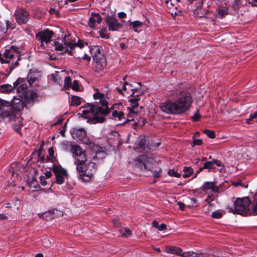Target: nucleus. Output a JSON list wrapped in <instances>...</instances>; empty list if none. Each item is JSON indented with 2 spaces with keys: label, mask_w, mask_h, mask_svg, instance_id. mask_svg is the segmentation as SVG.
I'll list each match as a JSON object with an SVG mask.
<instances>
[{
  "label": "nucleus",
  "mask_w": 257,
  "mask_h": 257,
  "mask_svg": "<svg viewBox=\"0 0 257 257\" xmlns=\"http://www.w3.org/2000/svg\"><path fill=\"white\" fill-rule=\"evenodd\" d=\"M179 96L174 101L167 100L161 103L160 106L161 110L167 114H180L187 110L192 102L191 94L180 91Z\"/></svg>",
  "instance_id": "f257e3e1"
},
{
  "label": "nucleus",
  "mask_w": 257,
  "mask_h": 257,
  "mask_svg": "<svg viewBox=\"0 0 257 257\" xmlns=\"http://www.w3.org/2000/svg\"><path fill=\"white\" fill-rule=\"evenodd\" d=\"M100 102L101 103V106L93 103H87L82 107V108H85L82 111L83 115L89 113L93 114V117L88 119L87 122L95 124L102 123L104 121L105 116L109 113L110 110L107 106L108 102L106 100L100 99Z\"/></svg>",
  "instance_id": "f03ea898"
},
{
  "label": "nucleus",
  "mask_w": 257,
  "mask_h": 257,
  "mask_svg": "<svg viewBox=\"0 0 257 257\" xmlns=\"http://www.w3.org/2000/svg\"><path fill=\"white\" fill-rule=\"evenodd\" d=\"M21 59L20 48L14 45L7 47L3 54L0 53V62L4 64L3 67L7 72L5 77H8L13 70L19 65L18 61Z\"/></svg>",
  "instance_id": "7ed1b4c3"
},
{
  "label": "nucleus",
  "mask_w": 257,
  "mask_h": 257,
  "mask_svg": "<svg viewBox=\"0 0 257 257\" xmlns=\"http://www.w3.org/2000/svg\"><path fill=\"white\" fill-rule=\"evenodd\" d=\"M74 165L78 173V177L84 182L89 181L97 170L96 164L92 162H87L86 156L82 158H75Z\"/></svg>",
  "instance_id": "20e7f679"
},
{
  "label": "nucleus",
  "mask_w": 257,
  "mask_h": 257,
  "mask_svg": "<svg viewBox=\"0 0 257 257\" xmlns=\"http://www.w3.org/2000/svg\"><path fill=\"white\" fill-rule=\"evenodd\" d=\"M250 200L248 197L237 198L234 202V207L227 206L226 209L229 212L233 214H239L243 216H247L249 213L248 206Z\"/></svg>",
  "instance_id": "39448f33"
},
{
  "label": "nucleus",
  "mask_w": 257,
  "mask_h": 257,
  "mask_svg": "<svg viewBox=\"0 0 257 257\" xmlns=\"http://www.w3.org/2000/svg\"><path fill=\"white\" fill-rule=\"evenodd\" d=\"M93 58V69L95 71L99 72L106 66L105 56L99 46H94L91 49Z\"/></svg>",
  "instance_id": "423d86ee"
},
{
  "label": "nucleus",
  "mask_w": 257,
  "mask_h": 257,
  "mask_svg": "<svg viewBox=\"0 0 257 257\" xmlns=\"http://www.w3.org/2000/svg\"><path fill=\"white\" fill-rule=\"evenodd\" d=\"M17 110L8 101L0 98V117L5 118L9 117L10 119L16 118Z\"/></svg>",
  "instance_id": "0eeeda50"
},
{
  "label": "nucleus",
  "mask_w": 257,
  "mask_h": 257,
  "mask_svg": "<svg viewBox=\"0 0 257 257\" xmlns=\"http://www.w3.org/2000/svg\"><path fill=\"white\" fill-rule=\"evenodd\" d=\"M52 170L55 176V182L59 185L63 184L65 178L68 177L67 170L62 168L60 165L55 164L52 165Z\"/></svg>",
  "instance_id": "6e6552de"
},
{
  "label": "nucleus",
  "mask_w": 257,
  "mask_h": 257,
  "mask_svg": "<svg viewBox=\"0 0 257 257\" xmlns=\"http://www.w3.org/2000/svg\"><path fill=\"white\" fill-rule=\"evenodd\" d=\"M37 93L34 91H32L29 92H27L26 94H25V96H23L21 97V99H17V100H19V102H14V103L19 104L18 109H19V110H20L24 107V102L22 101V99H24V101L26 104L33 105L34 102L37 100Z\"/></svg>",
  "instance_id": "1a4fd4ad"
},
{
  "label": "nucleus",
  "mask_w": 257,
  "mask_h": 257,
  "mask_svg": "<svg viewBox=\"0 0 257 257\" xmlns=\"http://www.w3.org/2000/svg\"><path fill=\"white\" fill-rule=\"evenodd\" d=\"M70 37L69 35H65L62 41L64 43L66 47H69V49L67 48L66 52H68L70 55H72L74 48L77 46L80 48H82L84 47V44L83 41L81 40H79L77 43L74 42L71 39H70Z\"/></svg>",
  "instance_id": "9d476101"
},
{
  "label": "nucleus",
  "mask_w": 257,
  "mask_h": 257,
  "mask_svg": "<svg viewBox=\"0 0 257 257\" xmlns=\"http://www.w3.org/2000/svg\"><path fill=\"white\" fill-rule=\"evenodd\" d=\"M15 90H16L17 93L19 94V97L21 98L25 96L28 91V84L24 78H19L16 81L14 82Z\"/></svg>",
  "instance_id": "9b49d317"
},
{
  "label": "nucleus",
  "mask_w": 257,
  "mask_h": 257,
  "mask_svg": "<svg viewBox=\"0 0 257 257\" xmlns=\"http://www.w3.org/2000/svg\"><path fill=\"white\" fill-rule=\"evenodd\" d=\"M15 16L19 24H25L29 19V13L24 9H19L16 11Z\"/></svg>",
  "instance_id": "f8f14e48"
},
{
  "label": "nucleus",
  "mask_w": 257,
  "mask_h": 257,
  "mask_svg": "<svg viewBox=\"0 0 257 257\" xmlns=\"http://www.w3.org/2000/svg\"><path fill=\"white\" fill-rule=\"evenodd\" d=\"M148 157L145 155L139 156L136 158V161L143 164L144 168L145 170L150 171L153 173V176L154 178H158L161 177L162 169L159 168L158 170L153 171L148 168L147 165Z\"/></svg>",
  "instance_id": "ddd939ff"
},
{
  "label": "nucleus",
  "mask_w": 257,
  "mask_h": 257,
  "mask_svg": "<svg viewBox=\"0 0 257 257\" xmlns=\"http://www.w3.org/2000/svg\"><path fill=\"white\" fill-rule=\"evenodd\" d=\"M53 34L52 31L46 29L38 33L36 35V37L42 44L44 42L48 43L51 41Z\"/></svg>",
  "instance_id": "4468645a"
},
{
  "label": "nucleus",
  "mask_w": 257,
  "mask_h": 257,
  "mask_svg": "<svg viewBox=\"0 0 257 257\" xmlns=\"http://www.w3.org/2000/svg\"><path fill=\"white\" fill-rule=\"evenodd\" d=\"M105 22L109 31H118L122 27V25L118 23L117 19L111 16H108L105 20Z\"/></svg>",
  "instance_id": "2eb2a0df"
},
{
  "label": "nucleus",
  "mask_w": 257,
  "mask_h": 257,
  "mask_svg": "<svg viewBox=\"0 0 257 257\" xmlns=\"http://www.w3.org/2000/svg\"><path fill=\"white\" fill-rule=\"evenodd\" d=\"M148 146L147 145V141L144 136H140L138 140L136 142L134 149L137 152H142L147 149Z\"/></svg>",
  "instance_id": "dca6fc26"
},
{
  "label": "nucleus",
  "mask_w": 257,
  "mask_h": 257,
  "mask_svg": "<svg viewBox=\"0 0 257 257\" xmlns=\"http://www.w3.org/2000/svg\"><path fill=\"white\" fill-rule=\"evenodd\" d=\"M72 138L76 140L81 141L86 136V131L83 128H73L71 131Z\"/></svg>",
  "instance_id": "f3484780"
},
{
  "label": "nucleus",
  "mask_w": 257,
  "mask_h": 257,
  "mask_svg": "<svg viewBox=\"0 0 257 257\" xmlns=\"http://www.w3.org/2000/svg\"><path fill=\"white\" fill-rule=\"evenodd\" d=\"M138 89H132V91H133V93L131 94V96L133 97L134 98H131L129 101L131 102V108L130 109V113H135V110L138 107L139 104L138 103V101L140 100V94H135V91H137Z\"/></svg>",
  "instance_id": "a211bd4d"
},
{
  "label": "nucleus",
  "mask_w": 257,
  "mask_h": 257,
  "mask_svg": "<svg viewBox=\"0 0 257 257\" xmlns=\"http://www.w3.org/2000/svg\"><path fill=\"white\" fill-rule=\"evenodd\" d=\"M217 181L213 182H205L203 183L200 188V189L203 191H206L208 190H211L212 192H218L219 188L216 186Z\"/></svg>",
  "instance_id": "6ab92c4d"
},
{
  "label": "nucleus",
  "mask_w": 257,
  "mask_h": 257,
  "mask_svg": "<svg viewBox=\"0 0 257 257\" xmlns=\"http://www.w3.org/2000/svg\"><path fill=\"white\" fill-rule=\"evenodd\" d=\"M48 153L49 155L47 156L46 159H45L44 156H41V152L40 150L36 152L35 154L37 155L38 159H40L41 162H44L45 160H48L51 162H53L55 160V158L54 156V151L52 147L48 149ZM32 155H35V153H33Z\"/></svg>",
  "instance_id": "aec40b11"
},
{
  "label": "nucleus",
  "mask_w": 257,
  "mask_h": 257,
  "mask_svg": "<svg viewBox=\"0 0 257 257\" xmlns=\"http://www.w3.org/2000/svg\"><path fill=\"white\" fill-rule=\"evenodd\" d=\"M102 21V18L98 13H92L89 18L88 25L93 29L95 28V24H100Z\"/></svg>",
  "instance_id": "412c9836"
},
{
  "label": "nucleus",
  "mask_w": 257,
  "mask_h": 257,
  "mask_svg": "<svg viewBox=\"0 0 257 257\" xmlns=\"http://www.w3.org/2000/svg\"><path fill=\"white\" fill-rule=\"evenodd\" d=\"M70 151L74 156L81 157V158L86 156L85 153L83 152L82 148L78 145H71Z\"/></svg>",
  "instance_id": "4be33fe9"
},
{
  "label": "nucleus",
  "mask_w": 257,
  "mask_h": 257,
  "mask_svg": "<svg viewBox=\"0 0 257 257\" xmlns=\"http://www.w3.org/2000/svg\"><path fill=\"white\" fill-rule=\"evenodd\" d=\"M165 250L168 253L174 254L181 256L183 253L182 250L180 247L174 246H167Z\"/></svg>",
  "instance_id": "5701e85b"
},
{
  "label": "nucleus",
  "mask_w": 257,
  "mask_h": 257,
  "mask_svg": "<svg viewBox=\"0 0 257 257\" xmlns=\"http://www.w3.org/2000/svg\"><path fill=\"white\" fill-rule=\"evenodd\" d=\"M199 1H201V2L196 6L197 9L194 10V13L199 17L203 18L205 17V16L207 14L208 11L206 9L202 11H201L200 8L201 7L202 5H203V0Z\"/></svg>",
  "instance_id": "b1692460"
},
{
  "label": "nucleus",
  "mask_w": 257,
  "mask_h": 257,
  "mask_svg": "<svg viewBox=\"0 0 257 257\" xmlns=\"http://www.w3.org/2000/svg\"><path fill=\"white\" fill-rule=\"evenodd\" d=\"M63 39H58V41H55L54 42V45L55 47V49L57 51H62L64 50V53H68V52H66L67 48H68L69 47H66L64 42H62V40Z\"/></svg>",
  "instance_id": "393cba45"
},
{
  "label": "nucleus",
  "mask_w": 257,
  "mask_h": 257,
  "mask_svg": "<svg viewBox=\"0 0 257 257\" xmlns=\"http://www.w3.org/2000/svg\"><path fill=\"white\" fill-rule=\"evenodd\" d=\"M15 90V86L14 82L13 83V85L6 84L0 85V92L2 93H10L12 92H14Z\"/></svg>",
  "instance_id": "a878e982"
},
{
  "label": "nucleus",
  "mask_w": 257,
  "mask_h": 257,
  "mask_svg": "<svg viewBox=\"0 0 257 257\" xmlns=\"http://www.w3.org/2000/svg\"><path fill=\"white\" fill-rule=\"evenodd\" d=\"M228 12V9L226 8H220L217 11L216 14V17L218 18H222L225 15H227Z\"/></svg>",
  "instance_id": "bb28decb"
},
{
  "label": "nucleus",
  "mask_w": 257,
  "mask_h": 257,
  "mask_svg": "<svg viewBox=\"0 0 257 257\" xmlns=\"http://www.w3.org/2000/svg\"><path fill=\"white\" fill-rule=\"evenodd\" d=\"M181 257H205L202 253H197L194 252H183Z\"/></svg>",
  "instance_id": "cd10ccee"
},
{
  "label": "nucleus",
  "mask_w": 257,
  "mask_h": 257,
  "mask_svg": "<svg viewBox=\"0 0 257 257\" xmlns=\"http://www.w3.org/2000/svg\"><path fill=\"white\" fill-rule=\"evenodd\" d=\"M184 174L183 175L184 178L190 177L193 173V170L191 167H184L183 168Z\"/></svg>",
  "instance_id": "c85d7f7f"
},
{
  "label": "nucleus",
  "mask_w": 257,
  "mask_h": 257,
  "mask_svg": "<svg viewBox=\"0 0 257 257\" xmlns=\"http://www.w3.org/2000/svg\"><path fill=\"white\" fill-rule=\"evenodd\" d=\"M57 211V210H53L50 212H48L43 214V218L46 219V220H52L55 217V211Z\"/></svg>",
  "instance_id": "c756f323"
},
{
  "label": "nucleus",
  "mask_w": 257,
  "mask_h": 257,
  "mask_svg": "<svg viewBox=\"0 0 257 257\" xmlns=\"http://www.w3.org/2000/svg\"><path fill=\"white\" fill-rule=\"evenodd\" d=\"M17 119H18V122H19V123L14 124L13 125V128L16 132H17L19 134H20L21 126L23 125L22 118L18 117Z\"/></svg>",
  "instance_id": "7c9ffc66"
},
{
  "label": "nucleus",
  "mask_w": 257,
  "mask_h": 257,
  "mask_svg": "<svg viewBox=\"0 0 257 257\" xmlns=\"http://www.w3.org/2000/svg\"><path fill=\"white\" fill-rule=\"evenodd\" d=\"M130 117V116H127ZM139 122L136 121L133 118H127L124 121L121 123V125H125L126 124H128L131 126H137Z\"/></svg>",
  "instance_id": "2f4dec72"
},
{
  "label": "nucleus",
  "mask_w": 257,
  "mask_h": 257,
  "mask_svg": "<svg viewBox=\"0 0 257 257\" xmlns=\"http://www.w3.org/2000/svg\"><path fill=\"white\" fill-rule=\"evenodd\" d=\"M112 115L114 118H117L119 120H122L123 118H125L124 117V113L123 111H117V110L113 111Z\"/></svg>",
  "instance_id": "473e14b6"
},
{
  "label": "nucleus",
  "mask_w": 257,
  "mask_h": 257,
  "mask_svg": "<svg viewBox=\"0 0 257 257\" xmlns=\"http://www.w3.org/2000/svg\"><path fill=\"white\" fill-rule=\"evenodd\" d=\"M72 102L71 103V105L73 106H78L80 104L81 101L80 98L78 96L73 95L71 97Z\"/></svg>",
  "instance_id": "72a5a7b5"
},
{
  "label": "nucleus",
  "mask_w": 257,
  "mask_h": 257,
  "mask_svg": "<svg viewBox=\"0 0 257 257\" xmlns=\"http://www.w3.org/2000/svg\"><path fill=\"white\" fill-rule=\"evenodd\" d=\"M214 165V163L213 162V160H212L211 161H207L204 164L203 168L208 169L210 170H212L215 169Z\"/></svg>",
  "instance_id": "f704fd0d"
},
{
  "label": "nucleus",
  "mask_w": 257,
  "mask_h": 257,
  "mask_svg": "<svg viewBox=\"0 0 257 257\" xmlns=\"http://www.w3.org/2000/svg\"><path fill=\"white\" fill-rule=\"evenodd\" d=\"M126 78V76L124 77L123 79L124 81H125V79ZM126 85H129L131 87H132V84H129L128 83H127V82L126 81H124V84L122 86V89L121 88H118L117 87L116 88V89H117V92L120 93V94H122V90H126Z\"/></svg>",
  "instance_id": "c9c22d12"
},
{
  "label": "nucleus",
  "mask_w": 257,
  "mask_h": 257,
  "mask_svg": "<svg viewBox=\"0 0 257 257\" xmlns=\"http://www.w3.org/2000/svg\"><path fill=\"white\" fill-rule=\"evenodd\" d=\"M142 24L143 23L139 21H135L133 22H130V25L132 26V28L135 32H138V31L136 30V28L141 26Z\"/></svg>",
  "instance_id": "e433bc0d"
},
{
  "label": "nucleus",
  "mask_w": 257,
  "mask_h": 257,
  "mask_svg": "<svg viewBox=\"0 0 257 257\" xmlns=\"http://www.w3.org/2000/svg\"><path fill=\"white\" fill-rule=\"evenodd\" d=\"M27 78L29 85L32 84L36 80V77L32 73H29L27 75Z\"/></svg>",
  "instance_id": "4c0bfd02"
},
{
  "label": "nucleus",
  "mask_w": 257,
  "mask_h": 257,
  "mask_svg": "<svg viewBox=\"0 0 257 257\" xmlns=\"http://www.w3.org/2000/svg\"><path fill=\"white\" fill-rule=\"evenodd\" d=\"M121 234L122 237H126L130 236L132 234V231L128 228H123L120 230Z\"/></svg>",
  "instance_id": "58836bf2"
},
{
  "label": "nucleus",
  "mask_w": 257,
  "mask_h": 257,
  "mask_svg": "<svg viewBox=\"0 0 257 257\" xmlns=\"http://www.w3.org/2000/svg\"><path fill=\"white\" fill-rule=\"evenodd\" d=\"M203 133L207 136L209 138L214 139L215 138V132L212 130L205 129L203 130Z\"/></svg>",
  "instance_id": "ea45409f"
},
{
  "label": "nucleus",
  "mask_w": 257,
  "mask_h": 257,
  "mask_svg": "<svg viewBox=\"0 0 257 257\" xmlns=\"http://www.w3.org/2000/svg\"><path fill=\"white\" fill-rule=\"evenodd\" d=\"M223 214L219 210H216L212 213V217L216 219H219L222 217Z\"/></svg>",
  "instance_id": "a19ab883"
},
{
  "label": "nucleus",
  "mask_w": 257,
  "mask_h": 257,
  "mask_svg": "<svg viewBox=\"0 0 257 257\" xmlns=\"http://www.w3.org/2000/svg\"><path fill=\"white\" fill-rule=\"evenodd\" d=\"M71 78L69 76H67L65 78L64 81V86L65 88L68 89L71 86Z\"/></svg>",
  "instance_id": "79ce46f5"
},
{
  "label": "nucleus",
  "mask_w": 257,
  "mask_h": 257,
  "mask_svg": "<svg viewBox=\"0 0 257 257\" xmlns=\"http://www.w3.org/2000/svg\"><path fill=\"white\" fill-rule=\"evenodd\" d=\"M168 174L170 176L175 177L176 178H179L181 176V175L176 172L174 170L170 169L168 171Z\"/></svg>",
  "instance_id": "37998d69"
},
{
  "label": "nucleus",
  "mask_w": 257,
  "mask_h": 257,
  "mask_svg": "<svg viewBox=\"0 0 257 257\" xmlns=\"http://www.w3.org/2000/svg\"><path fill=\"white\" fill-rule=\"evenodd\" d=\"M232 185L235 187H238L239 186H241L243 188H246L248 187V184L243 185L241 180H238L236 182H233Z\"/></svg>",
  "instance_id": "c03bdc74"
},
{
  "label": "nucleus",
  "mask_w": 257,
  "mask_h": 257,
  "mask_svg": "<svg viewBox=\"0 0 257 257\" xmlns=\"http://www.w3.org/2000/svg\"><path fill=\"white\" fill-rule=\"evenodd\" d=\"M167 7L169 9L172 8L176 4V0H167L166 1Z\"/></svg>",
  "instance_id": "a18cd8bd"
},
{
  "label": "nucleus",
  "mask_w": 257,
  "mask_h": 257,
  "mask_svg": "<svg viewBox=\"0 0 257 257\" xmlns=\"http://www.w3.org/2000/svg\"><path fill=\"white\" fill-rule=\"evenodd\" d=\"M42 244H43L44 246L46 247H48L51 246V242L49 240V239H48L47 238H44L42 240Z\"/></svg>",
  "instance_id": "49530a36"
},
{
  "label": "nucleus",
  "mask_w": 257,
  "mask_h": 257,
  "mask_svg": "<svg viewBox=\"0 0 257 257\" xmlns=\"http://www.w3.org/2000/svg\"><path fill=\"white\" fill-rule=\"evenodd\" d=\"M257 117V111L254 112L252 114H250L249 117L246 119V122L247 123L249 124L251 120H252L253 118H255Z\"/></svg>",
  "instance_id": "de8ad7c7"
},
{
  "label": "nucleus",
  "mask_w": 257,
  "mask_h": 257,
  "mask_svg": "<svg viewBox=\"0 0 257 257\" xmlns=\"http://www.w3.org/2000/svg\"><path fill=\"white\" fill-rule=\"evenodd\" d=\"M240 5V0H234L232 8L234 10H236L239 8Z\"/></svg>",
  "instance_id": "09e8293b"
},
{
  "label": "nucleus",
  "mask_w": 257,
  "mask_h": 257,
  "mask_svg": "<svg viewBox=\"0 0 257 257\" xmlns=\"http://www.w3.org/2000/svg\"><path fill=\"white\" fill-rule=\"evenodd\" d=\"M252 214L253 215L257 214V202H256L255 205L253 206L252 209L250 210L249 209L248 215Z\"/></svg>",
  "instance_id": "8fccbe9b"
},
{
  "label": "nucleus",
  "mask_w": 257,
  "mask_h": 257,
  "mask_svg": "<svg viewBox=\"0 0 257 257\" xmlns=\"http://www.w3.org/2000/svg\"><path fill=\"white\" fill-rule=\"evenodd\" d=\"M201 117L200 114L198 113V110L192 117V119L194 121H198Z\"/></svg>",
  "instance_id": "3c124183"
},
{
  "label": "nucleus",
  "mask_w": 257,
  "mask_h": 257,
  "mask_svg": "<svg viewBox=\"0 0 257 257\" xmlns=\"http://www.w3.org/2000/svg\"><path fill=\"white\" fill-rule=\"evenodd\" d=\"M73 90H78L79 89V83L77 80L73 81V84L70 86Z\"/></svg>",
  "instance_id": "603ef678"
},
{
  "label": "nucleus",
  "mask_w": 257,
  "mask_h": 257,
  "mask_svg": "<svg viewBox=\"0 0 257 257\" xmlns=\"http://www.w3.org/2000/svg\"><path fill=\"white\" fill-rule=\"evenodd\" d=\"M106 30V29H104V31H105ZM99 36L101 38H104V39H108L109 38V36L105 34L103 32V30H101V31H100L99 32Z\"/></svg>",
  "instance_id": "864d4df0"
},
{
  "label": "nucleus",
  "mask_w": 257,
  "mask_h": 257,
  "mask_svg": "<svg viewBox=\"0 0 257 257\" xmlns=\"http://www.w3.org/2000/svg\"><path fill=\"white\" fill-rule=\"evenodd\" d=\"M93 97L95 99H99L102 100H105L104 99H102V94L100 93H95L93 94ZM100 100H99L100 101ZM99 103L101 104V103L99 102Z\"/></svg>",
  "instance_id": "5fc2aeb1"
},
{
  "label": "nucleus",
  "mask_w": 257,
  "mask_h": 257,
  "mask_svg": "<svg viewBox=\"0 0 257 257\" xmlns=\"http://www.w3.org/2000/svg\"><path fill=\"white\" fill-rule=\"evenodd\" d=\"M177 204L179 206V208L181 210L184 211L185 209L186 206L185 204L180 201H177Z\"/></svg>",
  "instance_id": "6e6d98bb"
},
{
  "label": "nucleus",
  "mask_w": 257,
  "mask_h": 257,
  "mask_svg": "<svg viewBox=\"0 0 257 257\" xmlns=\"http://www.w3.org/2000/svg\"><path fill=\"white\" fill-rule=\"evenodd\" d=\"M40 180L42 185L45 186L47 184V181L45 180V177L42 175L40 177Z\"/></svg>",
  "instance_id": "4d7b16f0"
},
{
  "label": "nucleus",
  "mask_w": 257,
  "mask_h": 257,
  "mask_svg": "<svg viewBox=\"0 0 257 257\" xmlns=\"http://www.w3.org/2000/svg\"><path fill=\"white\" fill-rule=\"evenodd\" d=\"M213 162L214 163V164H215L216 166L218 167H222V168L224 167V165L222 164L220 160H213Z\"/></svg>",
  "instance_id": "13d9d810"
},
{
  "label": "nucleus",
  "mask_w": 257,
  "mask_h": 257,
  "mask_svg": "<svg viewBox=\"0 0 257 257\" xmlns=\"http://www.w3.org/2000/svg\"><path fill=\"white\" fill-rule=\"evenodd\" d=\"M167 229V226L164 223H162L159 226L158 229L160 231H163Z\"/></svg>",
  "instance_id": "bf43d9fd"
},
{
  "label": "nucleus",
  "mask_w": 257,
  "mask_h": 257,
  "mask_svg": "<svg viewBox=\"0 0 257 257\" xmlns=\"http://www.w3.org/2000/svg\"><path fill=\"white\" fill-rule=\"evenodd\" d=\"M189 200L191 201L189 205V206H192L197 203V200L195 198H189Z\"/></svg>",
  "instance_id": "052dcab7"
},
{
  "label": "nucleus",
  "mask_w": 257,
  "mask_h": 257,
  "mask_svg": "<svg viewBox=\"0 0 257 257\" xmlns=\"http://www.w3.org/2000/svg\"><path fill=\"white\" fill-rule=\"evenodd\" d=\"M202 142L201 139H197V140L194 139V141H193V145H194L199 146L202 144Z\"/></svg>",
  "instance_id": "680f3d73"
},
{
  "label": "nucleus",
  "mask_w": 257,
  "mask_h": 257,
  "mask_svg": "<svg viewBox=\"0 0 257 257\" xmlns=\"http://www.w3.org/2000/svg\"><path fill=\"white\" fill-rule=\"evenodd\" d=\"M248 4L253 6L257 7V0H247Z\"/></svg>",
  "instance_id": "e2e57ef3"
},
{
  "label": "nucleus",
  "mask_w": 257,
  "mask_h": 257,
  "mask_svg": "<svg viewBox=\"0 0 257 257\" xmlns=\"http://www.w3.org/2000/svg\"><path fill=\"white\" fill-rule=\"evenodd\" d=\"M49 12L51 14H59V12L56 11L55 9L51 8L49 10Z\"/></svg>",
  "instance_id": "0e129e2a"
},
{
  "label": "nucleus",
  "mask_w": 257,
  "mask_h": 257,
  "mask_svg": "<svg viewBox=\"0 0 257 257\" xmlns=\"http://www.w3.org/2000/svg\"><path fill=\"white\" fill-rule=\"evenodd\" d=\"M118 17L120 19H123L126 17V15L124 12H120L118 14Z\"/></svg>",
  "instance_id": "69168bd1"
},
{
  "label": "nucleus",
  "mask_w": 257,
  "mask_h": 257,
  "mask_svg": "<svg viewBox=\"0 0 257 257\" xmlns=\"http://www.w3.org/2000/svg\"><path fill=\"white\" fill-rule=\"evenodd\" d=\"M51 170V169H50ZM45 177L47 178H49L52 176V172L51 170L46 171L45 173Z\"/></svg>",
  "instance_id": "338daca9"
},
{
  "label": "nucleus",
  "mask_w": 257,
  "mask_h": 257,
  "mask_svg": "<svg viewBox=\"0 0 257 257\" xmlns=\"http://www.w3.org/2000/svg\"><path fill=\"white\" fill-rule=\"evenodd\" d=\"M82 58L84 60H86L88 61H90L91 60V57L89 56H88L86 54H85L82 57Z\"/></svg>",
  "instance_id": "774afa93"
}]
</instances>
